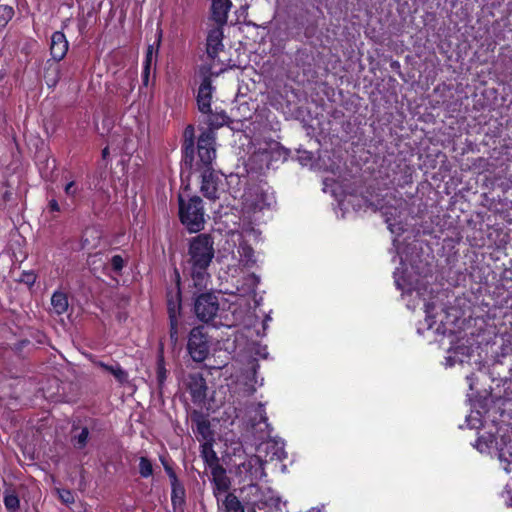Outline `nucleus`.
<instances>
[{"label":"nucleus","instance_id":"nucleus-14","mask_svg":"<svg viewBox=\"0 0 512 512\" xmlns=\"http://www.w3.org/2000/svg\"><path fill=\"white\" fill-rule=\"evenodd\" d=\"M213 483H214V492H226L229 489L230 481L226 476L225 470L216 465L212 469Z\"/></svg>","mask_w":512,"mask_h":512},{"label":"nucleus","instance_id":"nucleus-4","mask_svg":"<svg viewBox=\"0 0 512 512\" xmlns=\"http://www.w3.org/2000/svg\"><path fill=\"white\" fill-rule=\"evenodd\" d=\"M198 158L196 162L197 170L213 169L212 163L216 158L215 135L213 131L208 130L201 133L197 142Z\"/></svg>","mask_w":512,"mask_h":512},{"label":"nucleus","instance_id":"nucleus-17","mask_svg":"<svg viewBox=\"0 0 512 512\" xmlns=\"http://www.w3.org/2000/svg\"><path fill=\"white\" fill-rule=\"evenodd\" d=\"M51 305L56 314L61 315L65 313L68 309V298L66 294L60 291L54 292L51 297Z\"/></svg>","mask_w":512,"mask_h":512},{"label":"nucleus","instance_id":"nucleus-12","mask_svg":"<svg viewBox=\"0 0 512 512\" xmlns=\"http://www.w3.org/2000/svg\"><path fill=\"white\" fill-rule=\"evenodd\" d=\"M231 5L230 0H212V19L216 25L224 26L227 23Z\"/></svg>","mask_w":512,"mask_h":512},{"label":"nucleus","instance_id":"nucleus-42","mask_svg":"<svg viewBox=\"0 0 512 512\" xmlns=\"http://www.w3.org/2000/svg\"><path fill=\"white\" fill-rule=\"evenodd\" d=\"M499 458H500L501 461L506 460L503 451L500 452Z\"/></svg>","mask_w":512,"mask_h":512},{"label":"nucleus","instance_id":"nucleus-29","mask_svg":"<svg viewBox=\"0 0 512 512\" xmlns=\"http://www.w3.org/2000/svg\"><path fill=\"white\" fill-rule=\"evenodd\" d=\"M403 201L402 200H399V204L397 207L393 208L391 211H388V210H384L382 211L383 215L386 217V223L389 225V226H392L393 223H392V220H396V218H398L400 216V207L403 205Z\"/></svg>","mask_w":512,"mask_h":512},{"label":"nucleus","instance_id":"nucleus-26","mask_svg":"<svg viewBox=\"0 0 512 512\" xmlns=\"http://www.w3.org/2000/svg\"><path fill=\"white\" fill-rule=\"evenodd\" d=\"M139 473L142 477L147 478L153 474V467L150 460L146 457H141L139 461Z\"/></svg>","mask_w":512,"mask_h":512},{"label":"nucleus","instance_id":"nucleus-22","mask_svg":"<svg viewBox=\"0 0 512 512\" xmlns=\"http://www.w3.org/2000/svg\"><path fill=\"white\" fill-rule=\"evenodd\" d=\"M179 307L169 304V319H170V337L172 340L177 341L178 329H177V310Z\"/></svg>","mask_w":512,"mask_h":512},{"label":"nucleus","instance_id":"nucleus-9","mask_svg":"<svg viewBox=\"0 0 512 512\" xmlns=\"http://www.w3.org/2000/svg\"><path fill=\"white\" fill-rule=\"evenodd\" d=\"M244 197L246 205L253 210H263L270 206L272 201V197L260 188H255L253 191L246 193Z\"/></svg>","mask_w":512,"mask_h":512},{"label":"nucleus","instance_id":"nucleus-19","mask_svg":"<svg viewBox=\"0 0 512 512\" xmlns=\"http://www.w3.org/2000/svg\"><path fill=\"white\" fill-rule=\"evenodd\" d=\"M193 136H194V128L192 126H188L184 132V137H185L184 151H185V162L186 163L189 162L190 164L193 161V156H192L193 145H194Z\"/></svg>","mask_w":512,"mask_h":512},{"label":"nucleus","instance_id":"nucleus-43","mask_svg":"<svg viewBox=\"0 0 512 512\" xmlns=\"http://www.w3.org/2000/svg\"><path fill=\"white\" fill-rule=\"evenodd\" d=\"M102 154L103 157H106V155L108 154V148L103 149Z\"/></svg>","mask_w":512,"mask_h":512},{"label":"nucleus","instance_id":"nucleus-39","mask_svg":"<svg viewBox=\"0 0 512 512\" xmlns=\"http://www.w3.org/2000/svg\"><path fill=\"white\" fill-rule=\"evenodd\" d=\"M48 207L52 212H58L60 210L59 204L55 199L49 201Z\"/></svg>","mask_w":512,"mask_h":512},{"label":"nucleus","instance_id":"nucleus-25","mask_svg":"<svg viewBox=\"0 0 512 512\" xmlns=\"http://www.w3.org/2000/svg\"><path fill=\"white\" fill-rule=\"evenodd\" d=\"M196 424L197 433L201 435L203 440H209L212 437L209 422L206 419L199 417Z\"/></svg>","mask_w":512,"mask_h":512},{"label":"nucleus","instance_id":"nucleus-11","mask_svg":"<svg viewBox=\"0 0 512 512\" xmlns=\"http://www.w3.org/2000/svg\"><path fill=\"white\" fill-rule=\"evenodd\" d=\"M68 51V41L64 33L56 31L51 36L50 53L54 60H62Z\"/></svg>","mask_w":512,"mask_h":512},{"label":"nucleus","instance_id":"nucleus-1","mask_svg":"<svg viewBox=\"0 0 512 512\" xmlns=\"http://www.w3.org/2000/svg\"><path fill=\"white\" fill-rule=\"evenodd\" d=\"M214 254V241L209 234H199L191 238L186 264L196 287L206 286L209 279L207 270Z\"/></svg>","mask_w":512,"mask_h":512},{"label":"nucleus","instance_id":"nucleus-36","mask_svg":"<svg viewBox=\"0 0 512 512\" xmlns=\"http://www.w3.org/2000/svg\"><path fill=\"white\" fill-rule=\"evenodd\" d=\"M153 53H154V47L152 45H150L147 49L146 59H145V72L146 73L149 72V68H150V65L153 60Z\"/></svg>","mask_w":512,"mask_h":512},{"label":"nucleus","instance_id":"nucleus-27","mask_svg":"<svg viewBox=\"0 0 512 512\" xmlns=\"http://www.w3.org/2000/svg\"><path fill=\"white\" fill-rule=\"evenodd\" d=\"M4 504L9 512H16L19 508V498L15 494H6Z\"/></svg>","mask_w":512,"mask_h":512},{"label":"nucleus","instance_id":"nucleus-33","mask_svg":"<svg viewBox=\"0 0 512 512\" xmlns=\"http://www.w3.org/2000/svg\"><path fill=\"white\" fill-rule=\"evenodd\" d=\"M110 265L113 271L120 272L124 267V260L120 255H114L110 260Z\"/></svg>","mask_w":512,"mask_h":512},{"label":"nucleus","instance_id":"nucleus-21","mask_svg":"<svg viewBox=\"0 0 512 512\" xmlns=\"http://www.w3.org/2000/svg\"><path fill=\"white\" fill-rule=\"evenodd\" d=\"M226 512H245L241 502L234 494H227L224 500Z\"/></svg>","mask_w":512,"mask_h":512},{"label":"nucleus","instance_id":"nucleus-20","mask_svg":"<svg viewBox=\"0 0 512 512\" xmlns=\"http://www.w3.org/2000/svg\"><path fill=\"white\" fill-rule=\"evenodd\" d=\"M201 447V455L205 463H207L213 469V467L218 465V458L215 451L212 448V445L208 442H205Z\"/></svg>","mask_w":512,"mask_h":512},{"label":"nucleus","instance_id":"nucleus-37","mask_svg":"<svg viewBox=\"0 0 512 512\" xmlns=\"http://www.w3.org/2000/svg\"><path fill=\"white\" fill-rule=\"evenodd\" d=\"M64 191L67 196H75L77 193V187L74 181H70L65 185Z\"/></svg>","mask_w":512,"mask_h":512},{"label":"nucleus","instance_id":"nucleus-24","mask_svg":"<svg viewBox=\"0 0 512 512\" xmlns=\"http://www.w3.org/2000/svg\"><path fill=\"white\" fill-rule=\"evenodd\" d=\"M89 430L87 427H83L79 434L74 435L71 439L73 446L76 449H83L88 441Z\"/></svg>","mask_w":512,"mask_h":512},{"label":"nucleus","instance_id":"nucleus-3","mask_svg":"<svg viewBox=\"0 0 512 512\" xmlns=\"http://www.w3.org/2000/svg\"><path fill=\"white\" fill-rule=\"evenodd\" d=\"M179 216L182 224L191 233H196L204 228L205 213L202 199L198 196L190 197L185 201L179 196Z\"/></svg>","mask_w":512,"mask_h":512},{"label":"nucleus","instance_id":"nucleus-8","mask_svg":"<svg viewBox=\"0 0 512 512\" xmlns=\"http://www.w3.org/2000/svg\"><path fill=\"white\" fill-rule=\"evenodd\" d=\"M223 26L216 25L211 28L207 36V54L210 58L214 59L218 53L223 49Z\"/></svg>","mask_w":512,"mask_h":512},{"label":"nucleus","instance_id":"nucleus-31","mask_svg":"<svg viewBox=\"0 0 512 512\" xmlns=\"http://www.w3.org/2000/svg\"><path fill=\"white\" fill-rule=\"evenodd\" d=\"M19 281L28 286H32L36 281V275L32 271H24L22 272Z\"/></svg>","mask_w":512,"mask_h":512},{"label":"nucleus","instance_id":"nucleus-15","mask_svg":"<svg viewBox=\"0 0 512 512\" xmlns=\"http://www.w3.org/2000/svg\"><path fill=\"white\" fill-rule=\"evenodd\" d=\"M95 364L101 367L106 372L112 374L118 382H127L128 374L124 369H122V367L117 362H112L111 364H109L102 361H97L95 362Z\"/></svg>","mask_w":512,"mask_h":512},{"label":"nucleus","instance_id":"nucleus-35","mask_svg":"<svg viewBox=\"0 0 512 512\" xmlns=\"http://www.w3.org/2000/svg\"><path fill=\"white\" fill-rule=\"evenodd\" d=\"M161 462H162V464L164 466V469H165L167 475L170 478L171 483H174V482L176 483L178 481V478L176 476V473L172 469V467L165 461L164 458H161Z\"/></svg>","mask_w":512,"mask_h":512},{"label":"nucleus","instance_id":"nucleus-28","mask_svg":"<svg viewBox=\"0 0 512 512\" xmlns=\"http://www.w3.org/2000/svg\"><path fill=\"white\" fill-rule=\"evenodd\" d=\"M208 123L211 127H220L226 122V115L224 112L221 113H208Z\"/></svg>","mask_w":512,"mask_h":512},{"label":"nucleus","instance_id":"nucleus-16","mask_svg":"<svg viewBox=\"0 0 512 512\" xmlns=\"http://www.w3.org/2000/svg\"><path fill=\"white\" fill-rule=\"evenodd\" d=\"M242 466L246 471H250L251 479L261 478L264 474L261 459L257 456L250 457Z\"/></svg>","mask_w":512,"mask_h":512},{"label":"nucleus","instance_id":"nucleus-10","mask_svg":"<svg viewBox=\"0 0 512 512\" xmlns=\"http://www.w3.org/2000/svg\"><path fill=\"white\" fill-rule=\"evenodd\" d=\"M212 85L208 78H205L198 89L197 105L201 113H211Z\"/></svg>","mask_w":512,"mask_h":512},{"label":"nucleus","instance_id":"nucleus-41","mask_svg":"<svg viewBox=\"0 0 512 512\" xmlns=\"http://www.w3.org/2000/svg\"><path fill=\"white\" fill-rule=\"evenodd\" d=\"M431 307H432V305H431V304H427V305H426V313H427V315H428V316H429V314H430V309H431Z\"/></svg>","mask_w":512,"mask_h":512},{"label":"nucleus","instance_id":"nucleus-32","mask_svg":"<svg viewBox=\"0 0 512 512\" xmlns=\"http://www.w3.org/2000/svg\"><path fill=\"white\" fill-rule=\"evenodd\" d=\"M13 14L14 11L12 7L6 5L0 6V22L3 21L4 23H6L13 17Z\"/></svg>","mask_w":512,"mask_h":512},{"label":"nucleus","instance_id":"nucleus-23","mask_svg":"<svg viewBox=\"0 0 512 512\" xmlns=\"http://www.w3.org/2000/svg\"><path fill=\"white\" fill-rule=\"evenodd\" d=\"M172 486V493H171V500L173 505L182 504L184 502L185 497V490L182 484L177 481L176 483H171Z\"/></svg>","mask_w":512,"mask_h":512},{"label":"nucleus","instance_id":"nucleus-40","mask_svg":"<svg viewBox=\"0 0 512 512\" xmlns=\"http://www.w3.org/2000/svg\"><path fill=\"white\" fill-rule=\"evenodd\" d=\"M267 420V417L262 414V410L260 409V421L265 422Z\"/></svg>","mask_w":512,"mask_h":512},{"label":"nucleus","instance_id":"nucleus-7","mask_svg":"<svg viewBox=\"0 0 512 512\" xmlns=\"http://www.w3.org/2000/svg\"><path fill=\"white\" fill-rule=\"evenodd\" d=\"M201 193L209 200H216L219 198V186L221 184V177L214 169L201 170Z\"/></svg>","mask_w":512,"mask_h":512},{"label":"nucleus","instance_id":"nucleus-44","mask_svg":"<svg viewBox=\"0 0 512 512\" xmlns=\"http://www.w3.org/2000/svg\"><path fill=\"white\" fill-rule=\"evenodd\" d=\"M381 210H383V211H384V207H381ZM385 210L390 211L388 208H385Z\"/></svg>","mask_w":512,"mask_h":512},{"label":"nucleus","instance_id":"nucleus-38","mask_svg":"<svg viewBox=\"0 0 512 512\" xmlns=\"http://www.w3.org/2000/svg\"><path fill=\"white\" fill-rule=\"evenodd\" d=\"M93 233H97V231L94 229V228H91V229H86L85 230V233H84V236H83V247H92V246H95V244H92L90 243L89 239H88V234H93Z\"/></svg>","mask_w":512,"mask_h":512},{"label":"nucleus","instance_id":"nucleus-30","mask_svg":"<svg viewBox=\"0 0 512 512\" xmlns=\"http://www.w3.org/2000/svg\"><path fill=\"white\" fill-rule=\"evenodd\" d=\"M57 493L59 495V498L61 501L65 504H72L74 503V495L70 490L67 489H58Z\"/></svg>","mask_w":512,"mask_h":512},{"label":"nucleus","instance_id":"nucleus-34","mask_svg":"<svg viewBox=\"0 0 512 512\" xmlns=\"http://www.w3.org/2000/svg\"><path fill=\"white\" fill-rule=\"evenodd\" d=\"M157 378H158L159 383H162L165 380V378H166V369L164 367L163 358H160L158 360Z\"/></svg>","mask_w":512,"mask_h":512},{"label":"nucleus","instance_id":"nucleus-5","mask_svg":"<svg viewBox=\"0 0 512 512\" xmlns=\"http://www.w3.org/2000/svg\"><path fill=\"white\" fill-rule=\"evenodd\" d=\"M187 348L195 362H202L207 358L210 345L203 327H195L191 330Z\"/></svg>","mask_w":512,"mask_h":512},{"label":"nucleus","instance_id":"nucleus-13","mask_svg":"<svg viewBox=\"0 0 512 512\" xmlns=\"http://www.w3.org/2000/svg\"><path fill=\"white\" fill-rule=\"evenodd\" d=\"M188 388L192 397L195 400H200L205 397L206 383L204 378L199 374L190 375L188 381Z\"/></svg>","mask_w":512,"mask_h":512},{"label":"nucleus","instance_id":"nucleus-6","mask_svg":"<svg viewBox=\"0 0 512 512\" xmlns=\"http://www.w3.org/2000/svg\"><path fill=\"white\" fill-rule=\"evenodd\" d=\"M219 311L218 298L213 293H203L199 295L194 303V312L197 318L202 322L212 321Z\"/></svg>","mask_w":512,"mask_h":512},{"label":"nucleus","instance_id":"nucleus-2","mask_svg":"<svg viewBox=\"0 0 512 512\" xmlns=\"http://www.w3.org/2000/svg\"><path fill=\"white\" fill-rule=\"evenodd\" d=\"M244 500L253 512L280 510L281 500L269 487L249 484L242 489Z\"/></svg>","mask_w":512,"mask_h":512},{"label":"nucleus","instance_id":"nucleus-18","mask_svg":"<svg viewBox=\"0 0 512 512\" xmlns=\"http://www.w3.org/2000/svg\"><path fill=\"white\" fill-rule=\"evenodd\" d=\"M238 253L240 255V262H242L243 265L250 267L255 264L256 260L254 258V250L246 242L240 243Z\"/></svg>","mask_w":512,"mask_h":512}]
</instances>
